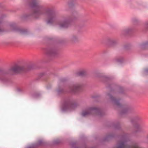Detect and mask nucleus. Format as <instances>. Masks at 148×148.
Wrapping results in <instances>:
<instances>
[{
    "mask_svg": "<svg viewBox=\"0 0 148 148\" xmlns=\"http://www.w3.org/2000/svg\"><path fill=\"white\" fill-rule=\"evenodd\" d=\"M45 13L47 16L46 20V23L49 24H51L54 23L56 21L55 11L50 8H48L45 10Z\"/></svg>",
    "mask_w": 148,
    "mask_h": 148,
    "instance_id": "1",
    "label": "nucleus"
},
{
    "mask_svg": "<svg viewBox=\"0 0 148 148\" xmlns=\"http://www.w3.org/2000/svg\"><path fill=\"white\" fill-rule=\"evenodd\" d=\"M77 106L75 102L71 101L65 102L61 107V110L63 112L71 110Z\"/></svg>",
    "mask_w": 148,
    "mask_h": 148,
    "instance_id": "2",
    "label": "nucleus"
},
{
    "mask_svg": "<svg viewBox=\"0 0 148 148\" xmlns=\"http://www.w3.org/2000/svg\"><path fill=\"white\" fill-rule=\"evenodd\" d=\"M100 110L99 109L96 107H93L83 111L82 112V115L83 116H85L91 114H98Z\"/></svg>",
    "mask_w": 148,
    "mask_h": 148,
    "instance_id": "3",
    "label": "nucleus"
},
{
    "mask_svg": "<svg viewBox=\"0 0 148 148\" xmlns=\"http://www.w3.org/2000/svg\"><path fill=\"white\" fill-rule=\"evenodd\" d=\"M27 69L25 65H17L13 67L11 69V70L14 73H18L22 71L27 70Z\"/></svg>",
    "mask_w": 148,
    "mask_h": 148,
    "instance_id": "4",
    "label": "nucleus"
},
{
    "mask_svg": "<svg viewBox=\"0 0 148 148\" xmlns=\"http://www.w3.org/2000/svg\"><path fill=\"white\" fill-rule=\"evenodd\" d=\"M71 21L72 19L71 18H67L61 23L56 22V25H58L62 27L66 28L70 25Z\"/></svg>",
    "mask_w": 148,
    "mask_h": 148,
    "instance_id": "5",
    "label": "nucleus"
},
{
    "mask_svg": "<svg viewBox=\"0 0 148 148\" xmlns=\"http://www.w3.org/2000/svg\"><path fill=\"white\" fill-rule=\"evenodd\" d=\"M82 86V85L80 84H76L71 86L69 87L70 91L73 92H75L79 90Z\"/></svg>",
    "mask_w": 148,
    "mask_h": 148,
    "instance_id": "6",
    "label": "nucleus"
},
{
    "mask_svg": "<svg viewBox=\"0 0 148 148\" xmlns=\"http://www.w3.org/2000/svg\"><path fill=\"white\" fill-rule=\"evenodd\" d=\"M42 8L43 7L41 5H36L33 11V15L35 16L42 14L41 11Z\"/></svg>",
    "mask_w": 148,
    "mask_h": 148,
    "instance_id": "7",
    "label": "nucleus"
},
{
    "mask_svg": "<svg viewBox=\"0 0 148 148\" xmlns=\"http://www.w3.org/2000/svg\"><path fill=\"white\" fill-rule=\"evenodd\" d=\"M126 146L124 142H119L116 148H126ZM131 148H142L137 145H132Z\"/></svg>",
    "mask_w": 148,
    "mask_h": 148,
    "instance_id": "8",
    "label": "nucleus"
},
{
    "mask_svg": "<svg viewBox=\"0 0 148 148\" xmlns=\"http://www.w3.org/2000/svg\"><path fill=\"white\" fill-rule=\"evenodd\" d=\"M78 39V36L77 35H73L71 36L70 38L71 41L72 42L77 41Z\"/></svg>",
    "mask_w": 148,
    "mask_h": 148,
    "instance_id": "9",
    "label": "nucleus"
},
{
    "mask_svg": "<svg viewBox=\"0 0 148 148\" xmlns=\"http://www.w3.org/2000/svg\"><path fill=\"white\" fill-rule=\"evenodd\" d=\"M44 144L42 140H40L36 145L32 146L31 147H29L28 148H35V146L43 145Z\"/></svg>",
    "mask_w": 148,
    "mask_h": 148,
    "instance_id": "10",
    "label": "nucleus"
},
{
    "mask_svg": "<svg viewBox=\"0 0 148 148\" xmlns=\"http://www.w3.org/2000/svg\"><path fill=\"white\" fill-rule=\"evenodd\" d=\"M55 47L54 46L53 47H51L49 50V53L51 54H52L55 53Z\"/></svg>",
    "mask_w": 148,
    "mask_h": 148,
    "instance_id": "11",
    "label": "nucleus"
},
{
    "mask_svg": "<svg viewBox=\"0 0 148 148\" xmlns=\"http://www.w3.org/2000/svg\"><path fill=\"white\" fill-rule=\"evenodd\" d=\"M86 71L85 70H82L79 71L78 73L79 75H84L86 73Z\"/></svg>",
    "mask_w": 148,
    "mask_h": 148,
    "instance_id": "12",
    "label": "nucleus"
},
{
    "mask_svg": "<svg viewBox=\"0 0 148 148\" xmlns=\"http://www.w3.org/2000/svg\"><path fill=\"white\" fill-rule=\"evenodd\" d=\"M110 97L111 98V99H112L115 102V103L116 104H117V105H118V104L117 103L116 101V100L114 99V97H113L112 96H110Z\"/></svg>",
    "mask_w": 148,
    "mask_h": 148,
    "instance_id": "13",
    "label": "nucleus"
},
{
    "mask_svg": "<svg viewBox=\"0 0 148 148\" xmlns=\"http://www.w3.org/2000/svg\"><path fill=\"white\" fill-rule=\"evenodd\" d=\"M110 42L112 43H115L116 42V41L114 40H110Z\"/></svg>",
    "mask_w": 148,
    "mask_h": 148,
    "instance_id": "14",
    "label": "nucleus"
},
{
    "mask_svg": "<svg viewBox=\"0 0 148 148\" xmlns=\"http://www.w3.org/2000/svg\"><path fill=\"white\" fill-rule=\"evenodd\" d=\"M14 27V25H13V24H11V25H10L9 26V27H10L12 28V27Z\"/></svg>",
    "mask_w": 148,
    "mask_h": 148,
    "instance_id": "15",
    "label": "nucleus"
},
{
    "mask_svg": "<svg viewBox=\"0 0 148 148\" xmlns=\"http://www.w3.org/2000/svg\"><path fill=\"white\" fill-rule=\"evenodd\" d=\"M148 44H143V45H142V48H143L144 47H145V46L146 45H147Z\"/></svg>",
    "mask_w": 148,
    "mask_h": 148,
    "instance_id": "16",
    "label": "nucleus"
},
{
    "mask_svg": "<svg viewBox=\"0 0 148 148\" xmlns=\"http://www.w3.org/2000/svg\"><path fill=\"white\" fill-rule=\"evenodd\" d=\"M0 80H1V81H3V80L2 79V77H1V78H0Z\"/></svg>",
    "mask_w": 148,
    "mask_h": 148,
    "instance_id": "17",
    "label": "nucleus"
},
{
    "mask_svg": "<svg viewBox=\"0 0 148 148\" xmlns=\"http://www.w3.org/2000/svg\"><path fill=\"white\" fill-rule=\"evenodd\" d=\"M1 31V28H0V31Z\"/></svg>",
    "mask_w": 148,
    "mask_h": 148,
    "instance_id": "18",
    "label": "nucleus"
},
{
    "mask_svg": "<svg viewBox=\"0 0 148 148\" xmlns=\"http://www.w3.org/2000/svg\"><path fill=\"white\" fill-rule=\"evenodd\" d=\"M125 112H123V113H125Z\"/></svg>",
    "mask_w": 148,
    "mask_h": 148,
    "instance_id": "19",
    "label": "nucleus"
}]
</instances>
